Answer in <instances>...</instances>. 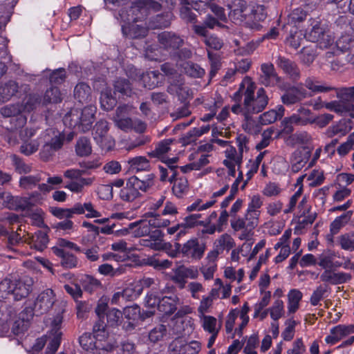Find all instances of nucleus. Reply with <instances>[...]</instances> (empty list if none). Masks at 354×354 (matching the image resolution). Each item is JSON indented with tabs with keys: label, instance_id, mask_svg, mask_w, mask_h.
<instances>
[{
	"label": "nucleus",
	"instance_id": "nucleus-11",
	"mask_svg": "<svg viewBox=\"0 0 354 354\" xmlns=\"http://www.w3.org/2000/svg\"><path fill=\"white\" fill-rule=\"evenodd\" d=\"M261 74L259 82L266 86H274L281 82V78L277 75L272 63H264L261 66Z\"/></svg>",
	"mask_w": 354,
	"mask_h": 354
},
{
	"label": "nucleus",
	"instance_id": "nucleus-41",
	"mask_svg": "<svg viewBox=\"0 0 354 354\" xmlns=\"http://www.w3.org/2000/svg\"><path fill=\"white\" fill-rule=\"evenodd\" d=\"M100 100L102 109L106 111L112 110L117 104L116 98L112 95L109 88L102 91Z\"/></svg>",
	"mask_w": 354,
	"mask_h": 354
},
{
	"label": "nucleus",
	"instance_id": "nucleus-42",
	"mask_svg": "<svg viewBox=\"0 0 354 354\" xmlns=\"http://www.w3.org/2000/svg\"><path fill=\"white\" fill-rule=\"evenodd\" d=\"M127 162L130 165V169L132 171H136V172L147 171L150 168L149 160L144 156H137L129 158L127 160Z\"/></svg>",
	"mask_w": 354,
	"mask_h": 354
},
{
	"label": "nucleus",
	"instance_id": "nucleus-20",
	"mask_svg": "<svg viewBox=\"0 0 354 354\" xmlns=\"http://www.w3.org/2000/svg\"><path fill=\"white\" fill-rule=\"evenodd\" d=\"M52 251L57 257L61 259L60 264L63 268L72 269L77 267L78 259L72 253L58 247H53Z\"/></svg>",
	"mask_w": 354,
	"mask_h": 354
},
{
	"label": "nucleus",
	"instance_id": "nucleus-32",
	"mask_svg": "<svg viewBox=\"0 0 354 354\" xmlns=\"http://www.w3.org/2000/svg\"><path fill=\"white\" fill-rule=\"evenodd\" d=\"M171 12H165L152 17L149 23V26L152 29L165 28L170 26L173 19Z\"/></svg>",
	"mask_w": 354,
	"mask_h": 354
},
{
	"label": "nucleus",
	"instance_id": "nucleus-34",
	"mask_svg": "<svg viewBox=\"0 0 354 354\" xmlns=\"http://www.w3.org/2000/svg\"><path fill=\"white\" fill-rule=\"evenodd\" d=\"M167 91L170 94H176L182 103L187 102L190 97V88L183 84L174 83L167 86Z\"/></svg>",
	"mask_w": 354,
	"mask_h": 354
},
{
	"label": "nucleus",
	"instance_id": "nucleus-46",
	"mask_svg": "<svg viewBox=\"0 0 354 354\" xmlns=\"http://www.w3.org/2000/svg\"><path fill=\"white\" fill-rule=\"evenodd\" d=\"M352 214L351 211H348L346 213L337 217L330 224V232L332 234H336L339 232V230L346 225L351 218Z\"/></svg>",
	"mask_w": 354,
	"mask_h": 354
},
{
	"label": "nucleus",
	"instance_id": "nucleus-23",
	"mask_svg": "<svg viewBox=\"0 0 354 354\" xmlns=\"http://www.w3.org/2000/svg\"><path fill=\"white\" fill-rule=\"evenodd\" d=\"M215 26H222L219 20L211 15H207L203 21V24L192 26V30L198 36H207L208 34L207 28L214 29Z\"/></svg>",
	"mask_w": 354,
	"mask_h": 354
},
{
	"label": "nucleus",
	"instance_id": "nucleus-9",
	"mask_svg": "<svg viewBox=\"0 0 354 354\" xmlns=\"http://www.w3.org/2000/svg\"><path fill=\"white\" fill-rule=\"evenodd\" d=\"M56 301L55 295L53 290L46 289L41 292L36 298L35 308H32L37 313L42 315L48 313Z\"/></svg>",
	"mask_w": 354,
	"mask_h": 354
},
{
	"label": "nucleus",
	"instance_id": "nucleus-59",
	"mask_svg": "<svg viewBox=\"0 0 354 354\" xmlns=\"http://www.w3.org/2000/svg\"><path fill=\"white\" fill-rule=\"evenodd\" d=\"M11 158L15 166V170L19 174H28L31 171L30 165L26 164L21 158H20L17 155L12 156Z\"/></svg>",
	"mask_w": 354,
	"mask_h": 354
},
{
	"label": "nucleus",
	"instance_id": "nucleus-35",
	"mask_svg": "<svg viewBox=\"0 0 354 354\" xmlns=\"http://www.w3.org/2000/svg\"><path fill=\"white\" fill-rule=\"evenodd\" d=\"M320 82L314 77H308L305 79L304 86L313 93H327L334 89L333 87L320 84Z\"/></svg>",
	"mask_w": 354,
	"mask_h": 354
},
{
	"label": "nucleus",
	"instance_id": "nucleus-2",
	"mask_svg": "<svg viewBox=\"0 0 354 354\" xmlns=\"http://www.w3.org/2000/svg\"><path fill=\"white\" fill-rule=\"evenodd\" d=\"M255 86L250 83L244 91V116L247 121L251 119L250 115L261 112L268 105L269 98L263 88H260L254 97Z\"/></svg>",
	"mask_w": 354,
	"mask_h": 354
},
{
	"label": "nucleus",
	"instance_id": "nucleus-5",
	"mask_svg": "<svg viewBox=\"0 0 354 354\" xmlns=\"http://www.w3.org/2000/svg\"><path fill=\"white\" fill-rule=\"evenodd\" d=\"M227 8L228 17L235 24L241 25L251 17L250 8L245 0H230Z\"/></svg>",
	"mask_w": 354,
	"mask_h": 354
},
{
	"label": "nucleus",
	"instance_id": "nucleus-55",
	"mask_svg": "<svg viewBox=\"0 0 354 354\" xmlns=\"http://www.w3.org/2000/svg\"><path fill=\"white\" fill-rule=\"evenodd\" d=\"M122 317V313L116 308L109 309L105 316L108 326L112 327L119 324Z\"/></svg>",
	"mask_w": 354,
	"mask_h": 354
},
{
	"label": "nucleus",
	"instance_id": "nucleus-40",
	"mask_svg": "<svg viewBox=\"0 0 354 354\" xmlns=\"http://www.w3.org/2000/svg\"><path fill=\"white\" fill-rule=\"evenodd\" d=\"M336 50L344 53L345 54L352 51L354 49V38L350 35L341 36L336 41Z\"/></svg>",
	"mask_w": 354,
	"mask_h": 354
},
{
	"label": "nucleus",
	"instance_id": "nucleus-63",
	"mask_svg": "<svg viewBox=\"0 0 354 354\" xmlns=\"http://www.w3.org/2000/svg\"><path fill=\"white\" fill-rule=\"evenodd\" d=\"M341 248L346 250H354V232L342 234L339 236Z\"/></svg>",
	"mask_w": 354,
	"mask_h": 354
},
{
	"label": "nucleus",
	"instance_id": "nucleus-45",
	"mask_svg": "<svg viewBox=\"0 0 354 354\" xmlns=\"http://www.w3.org/2000/svg\"><path fill=\"white\" fill-rule=\"evenodd\" d=\"M142 289V286L140 284L128 286L121 292L122 298L127 301L134 300L141 295Z\"/></svg>",
	"mask_w": 354,
	"mask_h": 354
},
{
	"label": "nucleus",
	"instance_id": "nucleus-3",
	"mask_svg": "<svg viewBox=\"0 0 354 354\" xmlns=\"http://www.w3.org/2000/svg\"><path fill=\"white\" fill-rule=\"evenodd\" d=\"M155 174L151 173L145 176L130 177L120 192V197L124 201H133L140 196V191L146 192L154 185Z\"/></svg>",
	"mask_w": 354,
	"mask_h": 354
},
{
	"label": "nucleus",
	"instance_id": "nucleus-48",
	"mask_svg": "<svg viewBox=\"0 0 354 354\" xmlns=\"http://www.w3.org/2000/svg\"><path fill=\"white\" fill-rule=\"evenodd\" d=\"M22 111V106L19 104H8L0 109V113L3 117L10 118L11 119L21 114Z\"/></svg>",
	"mask_w": 354,
	"mask_h": 354
},
{
	"label": "nucleus",
	"instance_id": "nucleus-4",
	"mask_svg": "<svg viewBox=\"0 0 354 354\" xmlns=\"http://www.w3.org/2000/svg\"><path fill=\"white\" fill-rule=\"evenodd\" d=\"M310 30L308 32V39L312 42H317L321 48H328L334 41L333 37L328 25L319 17L309 19Z\"/></svg>",
	"mask_w": 354,
	"mask_h": 354
},
{
	"label": "nucleus",
	"instance_id": "nucleus-58",
	"mask_svg": "<svg viewBox=\"0 0 354 354\" xmlns=\"http://www.w3.org/2000/svg\"><path fill=\"white\" fill-rule=\"evenodd\" d=\"M41 180L39 175L26 176L20 178L19 185L24 189H30L35 186Z\"/></svg>",
	"mask_w": 354,
	"mask_h": 354
},
{
	"label": "nucleus",
	"instance_id": "nucleus-39",
	"mask_svg": "<svg viewBox=\"0 0 354 354\" xmlns=\"http://www.w3.org/2000/svg\"><path fill=\"white\" fill-rule=\"evenodd\" d=\"M133 233L135 236L138 237L147 235L155 242L162 241L163 237V233L160 230L156 229L155 230L150 231L149 226L148 225H145L138 227Z\"/></svg>",
	"mask_w": 354,
	"mask_h": 354
},
{
	"label": "nucleus",
	"instance_id": "nucleus-53",
	"mask_svg": "<svg viewBox=\"0 0 354 354\" xmlns=\"http://www.w3.org/2000/svg\"><path fill=\"white\" fill-rule=\"evenodd\" d=\"M45 103H59L62 101L61 93L56 86L47 89L44 96Z\"/></svg>",
	"mask_w": 354,
	"mask_h": 354
},
{
	"label": "nucleus",
	"instance_id": "nucleus-36",
	"mask_svg": "<svg viewBox=\"0 0 354 354\" xmlns=\"http://www.w3.org/2000/svg\"><path fill=\"white\" fill-rule=\"evenodd\" d=\"M162 75L158 71H151L142 73L141 80L145 88L149 90L158 86Z\"/></svg>",
	"mask_w": 354,
	"mask_h": 354
},
{
	"label": "nucleus",
	"instance_id": "nucleus-64",
	"mask_svg": "<svg viewBox=\"0 0 354 354\" xmlns=\"http://www.w3.org/2000/svg\"><path fill=\"white\" fill-rule=\"evenodd\" d=\"M180 17L186 23L196 24L197 22V16L189 6H181Z\"/></svg>",
	"mask_w": 354,
	"mask_h": 354
},
{
	"label": "nucleus",
	"instance_id": "nucleus-6",
	"mask_svg": "<svg viewBox=\"0 0 354 354\" xmlns=\"http://www.w3.org/2000/svg\"><path fill=\"white\" fill-rule=\"evenodd\" d=\"M34 315L32 307L25 308L14 321H11V333L19 335L25 333L28 329Z\"/></svg>",
	"mask_w": 354,
	"mask_h": 354
},
{
	"label": "nucleus",
	"instance_id": "nucleus-13",
	"mask_svg": "<svg viewBox=\"0 0 354 354\" xmlns=\"http://www.w3.org/2000/svg\"><path fill=\"white\" fill-rule=\"evenodd\" d=\"M205 250V243H200L198 239H192L183 245L182 254L187 257L201 259L203 256Z\"/></svg>",
	"mask_w": 354,
	"mask_h": 354
},
{
	"label": "nucleus",
	"instance_id": "nucleus-54",
	"mask_svg": "<svg viewBox=\"0 0 354 354\" xmlns=\"http://www.w3.org/2000/svg\"><path fill=\"white\" fill-rule=\"evenodd\" d=\"M166 326L159 324L149 332V339L153 343H156L162 339L163 337L166 335Z\"/></svg>",
	"mask_w": 354,
	"mask_h": 354
},
{
	"label": "nucleus",
	"instance_id": "nucleus-61",
	"mask_svg": "<svg viewBox=\"0 0 354 354\" xmlns=\"http://www.w3.org/2000/svg\"><path fill=\"white\" fill-rule=\"evenodd\" d=\"M122 315L129 320L138 321L141 316L140 308L138 305L124 308Z\"/></svg>",
	"mask_w": 354,
	"mask_h": 354
},
{
	"label": "nucleus",
	"instance_id": "nucleus-22",
	"mask_svg": "<svg viewBox=\"0 0 354 354\" xmlns=\"http://www.w3.org/2000/svg\"><path fill=\"white\" fill-rule=\"evenodd\" d=\"M26 135L29 137L25 140L19 147V151L25 156H30L36 152L39 147L40 141L38 139H32L35 135V131L32 129H26Z\"/></svg>",
	"mask_w": 354,
	"mask_h": 354
},
{
	"label": "nucleus",
	"instance_id": "nucleus-19",
	"mask_svg": "<svg viewBox=\"0 0 354 354\" xmlns=\"http://www.w3.org/2000/svg\"><path fill=\"white\" fill-rule=\"evenodd\" d=\"M26 199H23L21 196H15L12 195L9 192L4 191L3 206L15 211H25L27 207Z\"/></svg>",
	"mask_w": 354,
	"mask_h": 354
},
{
	"label": "nucleus",
	"instance_id": "nucleus-7",
	"mask_svg": "<svg viewBox=\"0 0 354 354\" xmlns=\"http://www.w3.org/2000/svg\"><path fill=\"white\" fill-rule=\"evenodd\" d=\"M158 41L166 50H176L184 44V39L177 33L163 31L157 36Z\"/></svg>",
	"mask_w": 354,
	"mask_h": 354
},
{
	"label": "nucleus",
	"instance_id": "nucleus-30",
	"mask_svg": "<svg viewBox=\"0 0 354 354\" xmlns=\"http://www.w3.org/2000/svg\"><path fill=\"white\" fill-rule=\"evenodd\" d=\"M91 87L84 82L78 83L74 88V97L81 104L88 103L92 99Z\"/></svg>",
	"mask_w": 354,
	"mask_h": 354
},
{
	"label": "nucleus",
	"instance_id": "nucleus-15",
	"mask_svg": "<svg viewBox=\"0 0 354 354\" xmlns=\"http://www.w3.org/2000/svg\"><path fill=\"white\" fill-rule=\"evenodd\" d=\"M19 90H23L27 92L30 90L29 85L21 84L20 86L19 84L13 80H9L4 84L0 86V96L3 101H8L15 96Z\"/></svg>",
	"mask_w": 354,
	"mask_h": 354
},
{
	"label": "nucleus",
	"instance_id": "nucleus-27",
	"mask_svg": "<svg viewBox=\"0 0 354 354\" xmlns=\"http://www.w3.org/2000/svg\"><path fill=\"white\" fill-rule=\"evenodd\" d=\"M308 13L302 8L294 9L288 16V23L283 26V29L287 31L290 27L296 28L297 24L303 22L308 17Z\"/></svg>",
	"mask_w": 354,
	"mask_h": 354
},
{
	"label": "nucleus",
	"instance_id": "nucleus-29",
	"mask_svg": "<svg viewBox=\"0 0 354 354\" xmlns=\"http://www.w3.org/2000/svg\"><path fill=\"white\" fill-rule=\"evenodd\" d=\"M122 32L127 37L135 39L145 37L148 33V30L140 25L131 24L129 26L122 25Z\"/></svg>",
	"mask_w": 354,
	"mask_h": 354
},
{
	"label": "nucleus",
	"instance_id": "nucleus-52",
	"mask_svg": "<svg viewBox=\"0 0 354 354\" xmlns=\"http://www.w3.org/2000/svg\"><path fill=\"white\" fill-rule=\"evenodd\" d=\"M315 57V49L311 46H304L301 50V62L307 66H309L314 62Z\"/></svg>",
	"mask_w": 354,
	"mask_h": 354
},
{
	"label": "nucleus",
	"instance_id": "nucleus-33",
	"mask_svg": "<svg viewBox=\"0 0 354 354\" xmlns=\"http://www.w3.org/2000/svg\"><path fill=\"white\" fill-rule=\"evenodd\" d=\"M114 93H118L122 97H131L133 94L132 84L129 80L118 77L113 82Z\"/></svg>",
	"mask_w": 354,
	"mask_h": 354
},
{
	"label": "nucleus",
	"instance_id": "nucleus-16",
	"mask_svg": "<svg viewBox=\"0 0 354 354\" xmlns=\"http://www.w3.org/2000/svg\"><path fill=\"white\" fill-rule=\"evenodd\" d=\"M21 227L20 226L17 231L11 232L10 233L7 230V229L0 225V236H4L8 238L7 241V248L10 250L16 251L15 247L19 246L24 243L28 242V238L25 234L21 235L18 231H21Z\"/></svg>",
	"mask_w": 354,
	"mask_h": 354
},
{
	"label": "nucleus",
	"instance_id": "nucleus-47",
	"mask_svg": "<svg viewBox=\"0 0 354 354\" xmlns=\"http://www.w3.org/2000/svg\"><path fill=\"white\" fill-rule=\"evenodd\" d=\"M294 29V30H290V36L286 38V42L294 49H297L304 41V37L301 32L297 30V28Z\"/></svg>",
	"mask_w": 354,
	"mask_h": 354
},
{
	"label": "nucleus",
	"instance_id": "nucleus-56",
	"mask_svg": "<svg viewBox=\"0 0 354 354\" xmlns=\"http://www.w3.org/2000/svg\"><path fill=\"white\" fill-rule=\"evenodd\" d=\"M66 78V71L64 68H59L53 71L49 75V81L52 84H61Z\"/></svg>",
	"mask_w": 354,
	"mask_h": 354
},
{
	"label": "nucleus",
	"instance_id": "nucleus-38",
	"mask_svg": "<svg viewBox=\"0 0 354 354\" xmlns=\"http://www.w3.org/2000/svg\"><path fill=\"white\" fill-rule=\"evenodd\" d=\"M337 96L342 104L349 106V111L354 109V86L339 88L337 91Z\"/></svg>",
	"mask_w": 354,
	"mask_h": 354
},
{
	"label": "nucleus",
	"instance_id": "nucleus-51",
	"mask_svg": "<svg viewBox=\"0 0 354 354\" xmlns=\"http://www.w3.org/2000/svg\"><path fill=\"white\" fill-rule=\"evenodd\" d=\"M75 151L79 156H86L91 153L89 140L86 137L80 138L75 145Z\"/></svg>",
	"mask_w": 354,
	"mask_h": 354
},
{
	"label": "nucleus",
	"instance_id": "nucleus-44",
	"mask_svg": "<svg viewBox=\"0 0 354 354\" xmlns=\"http://www.w3.org/2000/svg\"><path fill=\"white\" fill-rule=\"evenodd\" d=\"M172 183V192L179 198H183L189 190L188 181L185 178H178Z\"/></svg>",
	"mask_w": 354,
	"mask_h": 354
},
{
	"label": "nucleus",
	"instance_id": "nucleus-21",
	"mask_svg": "<svg viewBox=\"0 0 354 354\" xmlns=\"http://www.w3.org/2000/svg\"><path fill=\"white\" fill-rule=\"evenodd\" d=\"M353 331L354 326L352 325H338L330 330V335L326 337V342L328 344H334Z\"/></svg>",
	"mask_w": 354,
	"mask_h": 354
},
{
	"label": "nucleus",
	"instance_id": "nucleus-31",
	"mask_svg": "<svg viewBox=\"0 0 354 354\" xmlns=\"http://www.w3.org/2000/svg\"><path fill=\"white\" fill-rule=\"evenodd\" d=\"M178 301L179 299L176 295L163 297L159 301L158 310L164 315H170L176 310Z\"/></svg>",
	"mask_w": 354,
	"mask_h": 354
},
{
	"label": "nucleus",
	"instance_id": "nucleus-28",
	"mask_svg": "<svg viewBox=\"0 0 354 354\" xmlns=\"http://www.w3.org/2000/svg\"><path fill=\"white\" fill-rule=\"evenodd\" d=\"M49 239L47 233L41 230H38L30 237H28L27 243L30 244L38 251H43L47 248Z\"/></svg>",
	"mask_w": 354,
	"mask_h": 354
},
{
	"label": "nucleus",
	"instance_id": "nucleus-25",
	"mask_svg": "<svg viewBox=\"0 0 354 354\" xmlns=\"http://www.w3.org/2000/svg\"><path fill=\"white\" fill-rule=\"evenodd\" d=\"M108 131V122L104 120H100L97 122L93 127V138L102 147L106 145L105 141L107 140Z\"/></svg>",
	"mask_w": 354,
	"mask_h": 354
},
{
	"label": "nucleus",
	"instance_id": "nucleus-12",
	"mask_svg": "<svg viewBox=\"0 0 354 354\" xmlns=\"http://www.w3.org/2000/svg\"><path fill=\"white\" fill-rule=\"evenodd\" d=\"M33 280L29 277H24L15 280L13 283L12 295L15 299L19 301L26 298L32 292Z\"/></svg>",
	"mask_w": 354,
	"mask_h": 354
},
{
	"label": "nucleus",
	"instance_id": "nucleus-62",
	"mask_svg": "<svg viewBox=\"0 0 354 354\" xmlns=\"http://www.w3.org/2000/svg\"><path fill=\"white\" fill-rule=\"evenodd\" d=\"M82 285L84 289L86 291L92 292L101 286V283L99 280L94 278L91 275H86L83 279Z\"/></svg>",
	"mask_w": 354,
	"mask_h": 354
},
{
	"label": "nucleus",
	"instance_id": "nucleus-60",
	"mask_svg": "<svg viewBox=\"0 0 354 354\" xmlns=\"http://www.w3.org/2000/svg\"><path fill=\"white\" fill-rule=\"evenodd\" d=\"M217 242L216 248H219L221 252L225 249L230 250L235 245L234 239L230 234L226 233L221 235L217 240Z\"/></svg>",
	"mask_w": 354,
	"mask_h": 354
},
{
	"label": "nucleus",
	"instance_id": "nucleus-8",
	"mask_svg": "<svg viewBox=\"0 0 354 354\" xmlns=\"http://www.w3.org/2000/svg\"><path fill=\"white\" fill-rule=\"evenodd\" d=\"M119 15L122 20L127 21L129 23L142 21L147 17L141 0L133 3L127 10L121 9Z\"/></svg>",
	"mask_w": 354,
	"mask_h": 354
},
{
	"label": "nucleus",
	"instance_id": "nucleus-37",
	"mask_svg": "<svg viewBox=\"0 0 354 354\" xmlns=\"http://www.w3.org/2000/svg\"><path fill=\"white\" fill-rule=\"evenodd\" d=\"M351 120H343L339 121L338 124L332 127H330L327 130V135L328 137L332 138L335 135L345 136L352 129Z\"/></svg>",
	"mask_w": 354,
	"mask_h": 354
},
{
	"label": "nucleus",
	"instance_id": "nucleus-26",
	"mask_svg": "<svg viewBox=\"0 0 354 354\" xmlns=\"http://www.w3.org/2000/svg\"><path fill=\"white\" fill-rule=\"evenodd\" d=\"M310 156V151L296 150L291 158V169L294 173L299 172L306 164Z\"/></svg>",
	"mask_w": 354,
	"mask_h": 354
},
{
	"label": "nucleus",
	"instance_id": "nucleus-14",
	"mask_svg": "<svg viewBox=\"0 0 354 354\" xmlns=\"http://www.w3.org/2000/svg\"><path fill=\"white\" fill-rule=\"evenodd\" d=\"M276 64L293 81L296 82L299 80L301 77L300 70L295 62L285 57L279 56Z\"/></svg>",
	"mask_w": 354,
	"mask_h": 354
},
{
	"label": "nucleus",
	"instance_id": "nucleus-10",
	"mask_svg": "<svg viewBox=\"0 0 354 354\" xmlns=\"http://www.w3.org/2000/svg\"><path fill=\"white\" fill-rule=\"evenodd\" d=\"M311 95L302 86H291L281 95V100L285 105H292L301 102Z\"/></svg>",
	"mask_w": 354,
	"mask_h": 354
},
{
	"label": "nucleus",
	"instance_id": "nucleus-17",
	"mask_svg": "<svg viewBox=\"0 0 354 354\" xmlns=\"http://www.w3.org/2000/svg\"><path fill=\"white\" fill-rule=\"evenodd\" d=\"M332 71H338L348 63V56L339 50L328 51L324 55Z\"/></svg>",
	"mask_w": 354,
	"mask_h": 354
},
{
	"label": "nucleus",
	"instance_id": "nucleus-18",
	"mask_svg": "<svg viewBox=\"0 0 354 354\" xmlns=\"http://www.w3.org/2000/svg\"><path fill=\"white\" fill-rule=\"evenodd\" d=\"M352 277L348 273L335 272L332 270H326L320 275L321 281L329 283L332 285L344 283L351 279Z\"/></svg>",
	"mask_w": 354,
	"mask_h": 354
},
{
	"label": "nucleus",
	"instance_id": "nucleus-24",
	"mask_svg": "<svg viewBox=\"0 0 354 354\" xmlns=\"http://www.w3.org/2000/svg\"><path fill=\"white\" fill-rule=\"evenodd\" d=\"M180 68L182 73L192 78H202L205 71L196 63L191 61H185L180 64Z\"/></svg>",
	"mask_w": 354,
	"mask_h": 354
},
{
	"label": "nucleus",
	"instance_id": "nucleus-49",
	"mask_svg": "<svg viewBox=\"0 0 354 354\" xmlns=\"http://www.w3.org/2000/svg\"><path fill=\"white\" fill-rule=\"evenodd\" d=\"M201 37L204 38L203 41L205 43V44L207 46V48L210 49H213L214 50H219L223 48L224 45L223 39L216 35L213 34L208 35L207 34V36Z\"/></svg>",
	"mask_w": 354,
	"mask_h": 354
},
{
	"label": "nucleus",
	"instance_id": "nucleus-1",
	"mask_svg": "<svg viewBox=\"0 0 354 354\" xmlns=\"http://www.w3.org/2000/svg\"><path fill=\"white\" fill-rule=\"evenodd\" d=\"M95 112L96 107L91 105L82 109L73 108L65 114L63 122L69 128L85 133L91 129Z\"/></svg>",
	"mask_w": 354,
	"mask_h": 354
},
{
	"label": "nucleus",
	"instance_id": "nucleus-57",
	"mask_svg": "<svg viewBox=\"0 0 354 354\" xmlns=\"http://www.w3.org/2000/svg\"><path fill=\"white\" fill-rule=\"evenodd\" d=\"M39 98L37 95L32 94L27 95L22 101L23 111H26L30 112L36 108L37 105L39 104Z\"/></svg>",
	"mask_w": 354,
	"mask_h": 354
},
{
	"label": "nucleus",
	"instance_id": "nucleus-43",
	"mask_svg": "<svg viewBox=\"0 0 354 354\" xmlns=\"http://www.w3.org/2000/svg\"><path fill=\"white\" fill-rule=\"evenodd\" d=\"M172 142V139H165L162 140L157 144L154 150L148 153V155L151 158H161L164 154L169 151V146Z\"/></svg>",
	"mask_w": 354,
	"mask_h": 354
},
{
	"label": "nucleus",
	"instance_id": "nucleus-50",
	"mask_svg": "<svg viewBox=\"0 0 354 354\" xmlns=\"http://www.w3.org/2000/svg\"><path fill=\"white\" fill-rule=\"evenodd\" d=\"M97 337L91 333H84L79 338V342L83 349L89 351L97 343Z\"/></svg>",
	"mask_w": 354,
	"mask_h": 354
}]
</instances>
